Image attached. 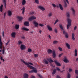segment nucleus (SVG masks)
Segmentation results:
<instances>
[{"instance_id": "f257e3e1", "label": "nucleus", "mask_w": 78, "mask_h": 78, "mask_svg": "<svg viewBox=\"0 0 78 78\" xmlns=\"http://www.w3.org/2000/svg\"><path fill=\"white\" fill-rule=\"evenodd\" d=\"M48 54H50L52 53V56L54 58H56V53H55V51L51 50V49H48Z\"/></svg>"}, {"instance_id": "f03ea898", "label": "nucleus", "mask_w": 78, "mask_h": 78, "mask_svg": "<svg viewBox=\"0 0 78 78\" xmlns=\"http://www.w3.org/2000/svg\"><path fill=\"white\" fill-rule=\"evenodd\" d=\"M33 23L34 24V27H38V25L40 26L41 27H44V25L42 24H39V23H38L35 20L33 21Z\"/></svg>"}, {"instance_id": "7ed1b4c3", "label": "nucleus", "mask_w": 78, "mask_h": 78, "mask_svg": "<svg viewBox=\"0 0 78 78\" xmlns=\"http://www.w3.org/2000/svg\"><path fill=\"white\" fill-rule=\"evenodd\" d=\"M67 21L68 24L67 25V29L69 30L70 27L71 26V22H72V20L70 18H67Z\"/></svg>"}, {"instance_id": "20e7f679", "label": "nucleus", "mask_w": 78, "mask_h": 78, "mask_svg": "<svg viewBox=\"0 0 78 78\" xmlns=\"http://www.w3.org/2000/svg\"><path fill=\"white\" fill-rule=\"evenodd\" d=\"M27 64L28 65H27V67H28V68H30V69H34V67H33V66H33V64L31 63V62H28V63H27ZM30 64V65H29Z\"/></svg>"}, {"instance_id": "39448f33", "label": "nucleus", "mask_w": 78, "mask_h": 78, "mask_svg": "<svg viewBox=\"0 0 78 78\" xmlns=\"http://www.w3.org/2000/svg\"><path fill=\"white\" fill-rule=\"evenodd\" d=\"M63 34L65 35L66 38H69V34H68V33L64 30V29L63 31Z\"/></svg>"}, {"instance_id": "423d86ee", "label": "nucleus", "mask_w": 78, "mask_h": 78, "mask_svg": "<svg viewBox=\"0 0 78 78\" xmlns=\"http://www.w3.org/2000/svg\"><path fill=\"white\" fill-rule=\"evenodd\" d=\"M63 61L65 62V63H68V62H69V61L67 59V57L66 56L64 57Z\"/></svg>"}, {"instance_id": "0eeeda50", "label": "nucleus", "mask_w": 78, "mask_h": 78, "mask_svg": "<svg viewBox=\"0 0 78 78\" xmlns=\"http://www.w3.org/2000/svg\"><path fill=\"white\" fill-rule=\"evenodd\" d=\"M36 19V17L34 16H32L29 18V21H32L33 20H34Z\"/></svg>"}, {"instance_id": "6e6552de", "label": "nucleus", "mask_w": 78, "mask_h": 78, "mask_svg": "<svg viewBox=\"0 0 78 78\" xmlns=\"http://www.w3.org/2000/svg\"><path fill=\"white\" fill-rule=\"evenodd\" d=\"M20 48L21 49L23 50H25V48H26V46L22 44L20 46Z\"/></svg>"}, {"instance_id": "1a4fd4ad", "label": "nucleus", "mask_w": 78, "mask_h": 78, "mask_svg": "<svg viewBox=\"0 0 78 78\" xmlns=\"http://www.w3.org/2000/svg\"><path fill=\"white\" fill-rule=\"evenodd\" d=\"M24 25L26 27H29L30 24H29V22L28 21H25L24 23Z\"/></svg>"}, {"instance_id": "9d476101", "label": "nucleus", "mask_w": 78, "mask_h": 78, "mask_svg": "<svg viewBox=\"0 0 78 78\" xmlns=\"http://www.w3.org/2000/svg\"><path fill=\"white\" fill-rule=\"evenodd\" d=\"M17 18L18 21H19L20 22L22 21L23 20V17L22 16H18Z\"/></svg>"}, {"instance_id": "9b49d317", "label": "nucleus", "mask_w": 78, "mask_h": 78, "mask_svg": "<svg viewBox=\"0 0 78 78\" xmlns=\"http://www.w3.org/2000/svg\"><path fill=\"white\" fill-rule=\"evenodd\" d=\"M47 59L48 62H50V63H51V62H54L51 58H47Z\"/></svg>"}, {"instance_id": "f8f14e48", "label": "nucleus", "mask_w": 78, "mask_h": 78, "mask_svg": "<svg viewBox=\"0 0 78 78\" xmlns=\"http://www.w3.org/2000/svg\"><path fill=\"white\" fill-rule=\"evenodd\" d=\"M71 10L73 14V15L74 16H75V10L73 8H71Z\"/></svg>"}, {"instance_id": "ddd939ff", "label": "nucleus", "mask_w": 78, "mask_h": 78, "mask_svg": "<svg viewBox=\"0 0 78 78\" xmlns=\"http://www.w3.org/2000/svg\"><path fill=\"white\" fill-rule=\"evenodd\" d=\"M16 34L15 32H13L12 33L11 35L12 37H16Z\"/></svg>"}, {"instance_id": "4468645a", "label": "nucleus", "mask_w": 78, "mask_h": 78, "mask_svg": "<svg viewBox=\"0 0 78 78\" xmlns=\"http://www.w3.org/2000/svg\"><path fill=\"white\" fill-rule=\"evenodd\" d=\"M38 8L39 9H40L41 10V11H45V8H44L43 7L40 5L38 6Z\"/></svg>"}, {"instance_id": "2eb2a0df", "label": "nucleus", "mask_w": 78, "mask_h": 78, "mask_svg": "<svg viewBox=\"0 0 78 78\" xmlns=\"http://www.w3.org/2000/svg\"><path fill=\"white\" fill-rule=\"evenodd\" d=\"M75 33H73L72 34V38L73 41H75Z\"/></svg>"}, {"instance_id": "dca6fc26", "label": "nucleus", "mask_w": 78, "mask_h": 78, "mask_svg": "<svg viewBox=\"0 0 78 78\" xmlns=\"http://www.w3.org/2000/svg\"><path fill=\"white\" fill-rule=\"evenodd\" d=\"M66 45L67 48H68V49H69V50H70V49H71V48H70V45L69 44L67 43H66Z\"/></svg>"}, {"instance_id": "f3484780", "label": "nucleus", "mask_w": 78, "mask_h": 78, "mask_svg": "<svg viewBox=\"0 0 78 78\" xmlns=\"http://www.w3.org/2000/svg\"><path fill=\"white\" fill-rule=\"evenodd\" d=\"M24 78H28V74L26 73H24Z\"/></svg>"}, {"instance_id": "a211bd4d", "label": "nucleus", "mask_w": 78, "mask_h": 78, "mask_svg": "<svg viewBox=\"0 0 78 78\" xmlns=\"http://www.w3.org/2000/svg\"><path fill=\"white\" fill-rule=\"evenodd\" d=\"M54 62L56 64V65H57V66H61V64H60V63L56 61L55 60Z\"/></svg>"}, {"instance_id": "6ab92c4d", "label": "nucleus", "mask_w": 78, "mask_h": 78, "mask_svg": "<svg viewBox=\"0 0 78 78\" xmlns=\"http://www.w3.org/2000/svg\"><path fill=\"white\" fill-rule=\"evenodd\" d=\"M66 15V16L68 18L67 19H69V18H70V12H67Z\"/></svg>"}, {"instance_id": "aec40b11", "label": "nucleus", "mask_w": 78, "mask_h": 78, "mask_svg": "<svg viewBox=\"0 0 78 78\" xmlns=\"http://www.w3.org/2000/svg\"><path fill=\"white\" fill-rule=\"evenodd\" d=\"M77 55H78V53H77V50L76 49H75L74 51V56L76 57L77 56Z\"/></svg>"}, {"instance_id": "412c9836", "label": "nucleus", "mask_w": 78, "mask_h": 78, "mask_svg": "<svg viewBox=\"0 0 78 78\" xmlns=\"http://www.w3.org/2000/svg\"><path fill=\"white\" fill-rule=\"evenodd\" d=\"M47 27L49 31H52V28L50 26L47 25Z\"/></svg>"}, {"instance_id": "4be33fe9", "label": "nucleus", "mask_w": 78, "mask_h": 78, "mask_svg": "<svg viewBox=\"0 0 78 78\" xmlns=\"http://www.w3.org/2000/svg\"><path fill=\"white\" fill-rule=\"evenodd\" d=\"M8 14L9 16H11L12 15V12L10 10H9L8 11Z\"/></svg>"}, {"instance_id": "5701e85b", "label": "nucleus", "mask_w": 78, "mask_h": 78, "mask_svg": "<svg viewBox=\"0 0 78 78\" xmlns=\"http://www.w3.org/2000/svg\"><path fill=\"white\" fill-rule=\"evenodd\" d=\"M22 30H24V31H29V29L28 28H27L25 27H23L22 28Z\"/></svg>"}, {"instance_id": "b1692460", "label": "nucleus", "mask_w": 78, "mask_h": 78, "mask_svg": "<svg viewBox=\"0 0 78 78\" xmlns=\"http://www.w3.org/2000/svg\"><path fill=\"white\" fill-rule=\"evenodd\" d=\"M3 5H2L0 6V11L1 12H3Z\"/></svg>"}, {"instance_id": "393cba45", "label": "nucleus", "mask_w": 78, "mask_h": 78, "mask_svg": "<svg viewBox=\"0 0 78 78\" xmlns=\"http://www.w3.org/2000/svg\"><path fill=\"white\" fill-rule=\"evenodd\" d=\"M5 50H6V49L5 48V47H3V48L2 49V54L4 55L5 53L6 54V52H5Z\"/></svg>"}, {"instance_id": "a878e982", "label": "nucleus", "mask_w": 78, "mask_h": 78, "mask_svg": "<svg viewBox=\"0 0 78 78\" xmlns=\"http://www.w3.org/2000/svg\"><path fill=\"white\" fill-rule=\"evenodd\" d=\"M37 70H32L29 71V73H37Z\"/></svg>"}, {"instance_id": "bb28decb", "label": "nucleus", "mask_w": 78, "mask_h": 78, "mask_svg": "<svg viewBox=\"0 0 78 78\" xmlns=\"http://www.w3.org/2000/svg\"><path fill=\"white\" fill-rule=\"evenodd\" d=\"M59 6L61 9V10H62V11H63V10L64 9V8H63V7L62 6V5L61 4H59Z\"/></svg>"}, {"instance_id": "cd10ccee", "label": "nucleus", "mask_w": 78, "mask_h": 78, "mask_svg": "<svg viewBox=\"0 0 78 78\" xmlns=\"http://www.w3.org/2000/svg\"><path fill=\"white\" fill-rule=\"evenodd\" d=\"M25 7H23V8L22 9H21V11H22V14L23 15L24 14V13H25Z\"/></svg>"}, {"instance_id": "c85d7f7f", "label": "nucleus", "mask_w": 78, "mask_h": 78, "mask_svg": "<svg viewBox=\"0 0 78 78\" xmlns=\"http://www.w3.org/2000/svg\"><path fill=\"white\" fill-rule=\"evenodd\" d=\"M20 61H21V62H23V63H24V64H25V65H28V64L27 63V62H25L24 61L23 59H21Z\"/></svg>"}, {"instance_id": "c756f323", "label": "nucleus", "mask_w": 78, "mask_h": 78, "mask_svg": "<svg viewBox=\"0 0 78 78\" xmlns=\"http://www.w3.org/2000/svg\"><path fill=\"white\" fill-rule=\"evenodd\" d=\"M3 47H5L3 46V43H0V49H1V50H2V48H3Z\"/></svg>"}, {"instance_id": "7c9ffc66", "label": "nucleus", "mask_w": 78, "mask_h": 78, "mask_svg": "<svg viewBox=\"0 0 78 78\" xmlns=\"http://www.w3.org/2000/svg\"><path fill=\"white\" fill-rule=\"evenodd\" d=\"M26 4V0H23L22 2V5L23 6H24Z\"/></svg>"}, {"instance_id": "2f4dec72", "label": "nucleus", "mask_w": 78, "mask_h": 78, "mask_svg": "<svg viewBox=\"0 0 78 78\" xmlns=\"http://www.w3.org/2000/svg\"><path fill=\"white\" fill-rule=\"evenodd\" d=\"M43 61L45 64H48V60L46 59H45L43 60Z\"/></svg>"}, {"instance_id": "473e14b6", "label": "nucleus", "mask_w": 78, "mask_h": 78, "mask_svg": "<svg viewBox=\"0 0 78 78\" xmlns=\"http://www.w3.org/2000/svg\"><path fill=\"white\" fill-rule=\"evenodd\" d=\"M67 78H70V77H71V74L68 73H67Z\"/></svg>"}, {"instance_id": "72a5a7b5", "label": "nucleus", "mask_w": 78, "mask_h": 78, "mask_svg": "<svg viewBox=\"0 0 78 78\" xmlns=\"http://www.w3.org/2000/svg\"><path fill=\"white\" fill-rule=\"evenodd\" d=\"M48 17H51L52 16V12H49L48 14Z\"/></svg>"}, {"instance_id": "f704fd0d", "label": "nucleus", "mask_w": 78, "mask_h": 78, "mask_svg": "<svg viewBox=\"0 0 78 78\" xmlns=\"http://www.w3.org/2000/svg\"><path fill=\"white\" fill-rule=\"evenodd\" d=\"M56 69H54L53 70V72H52V75H55L56 73Z\"/></svg>"}, {"instance_id": "c9c22d12", "label": "nucleus", "mask_w": 78, "mask_h": 78, "mask_svg": "<svg viewBox=\"0 0 78 78\" xmlns=\"http://www.w3.org/2000/svg\"><path fill=\"white\" fill-rule=\"evenodd\" d=\"M15 28L16 30H18V29H19V25L17 24H16L15 25Z\"/></svg>"}, {"instance_id": "e433bc0d", "label": "nucleus", "mask_w": 78, "mask_h": 78, "mask_svg": "<svg viewBox=\"0 0 78 78\" xmlns=\"http://www.w3.org/2000/svg\"><path fill=\"white\" fill-rule=\"evenodd\" d=\"M59 27L62 30H63V27L62 26V24H59Z\"/></svg>"}, {"instance_id": "4c0bfd02", "label": "nucleus", "mask_w": 78, "mask_h": 78, "mask_svg": "<svg viewBox=\"0 0 78 78\" xmlns=\"http://www.w3.org/2000/svg\"><path fill=\"white\" fill-rule=\"evenodd\" d=\"M27 51L29 52V53H31L32 52V49L30 48H28V49Z\"/></svg>"}, {"instance_id": "58836bf2", "label": "nucleus", "mask_w": 78, "mask_h": 78, "mask_svg": "<svg viewBox=\"0 0 78 78\" xmlns=\"http://www.w3.org/2000/svg\"><path fill=\"white\" fill-rule=\"evenodd\" d=\"M35 2L37 4H39V0H35Z\"/></svg>"}, {"instance_id": "ea45409f", "label": "nucleus", "mask_w": 78, "mask_h": 78, "mask_svg": "<svg viewBox=\"0 0 78 78\" xmlns=\"http://www.w3.org/2000/svg\"><path fill=\"white\" fill-rule=\"evenodd\" d=\"M37 75L39 76L40 78H42V75L39 74H37Z\"/></svg>"}, {"instance_id": "a19ab883", "label": "nucleus", "mask_w": 78, "mask_h": 78, "mask_svg": "<svg viewBox=\"0 0 78 78\" xmlns=\"http://www.w3.org/2000/svg\"><path fill=\"white\" fill-rule=\"evenodd\" d=\"M18 44L19 45H20V44H22V42L21 41H18Z\"/></svg>"}, {"instance_id": "79ce46f5", "label": "nucleus", "mask_w": 78, "mask_h": 78, "mask_svg": "<svg viewBox=\"0 0 78 78\" xmlns=\"http://www.w3.org/2000/svg\"><path fill=\"white\" fill-rule=\"evenodd\" d=\"M58 48L60 51H62V48H61L60 47H58Z\"/></svg>"}, {"instance_id": "37998d69", "label": "nucleus", "mask_w": 78, "mask_h": 78, "mask_svg": "<svg viewBox=\"0 0 78 78\" xmlns=\"http://www.w3.org/2000/svg\"><path fill=\"white\" fill-rule=\"evenodd\" d=\"M6 0H5V1L3 0V3H4V6H6Z\"/></svg>"}, {"instance_id": "c03bdc74", "label": "nucleus", "mask_w": 78, "mask_h": 78, "mask_svg": "<svg viewBox=\"0 0 78 78\" xmlns=\"http://www.w3.org/2000/svg\"><path fill=\"white\" fill-rule=\"evenodd\" d=\"M75 73L76 74V75H78V70H75Z\"/></svg>"}, {"instance_id": "a18cd8bd", "label": "nucleus", "mask_w": 78, "mask_h": 78, "mask_svg": "<svg viewBox=\"0 0 78 78\" xmlns=\"http://www.w3.org/2000/svg\"><path fill=\"white\" fill-rule=\"evenodd\" d=\"M57 43H58V41H53L54 44H57Z\"/></svg>"}, {"instance_id": "49530a36", "label": "nucleus", "mask_w": 78, "mask_h": 78, "mask_svg": "<svg viewBox=\"0 0 78 78\" xmlns=\"http://www.w3.org/2000/svg\"><path fill=\"white\" fill-rule=\"evenodd\" d=\"M59 22V20H57L55 21V23H54V25H55L56 23H57V22Z\"/></svg>"}, {"instance_id": "de8ad7c7", "label": "nucleus", "mask_w": 78, "mask_h": 78, "mask_svg": "<svg viewBox=\"0 0 78 78\" xmlns=\"http://www.w3.org/2000/svg\"><path fill=\"white\" fill-rule=\"evenodd\" d=\"M54 31L55 33H58V30L56 29H55L54 30Z\"/></svg>"}, {"instance_id": "09e8293b", "label": "nucleus", "mask_w": 78, "mask_h": 78, "mask_svg": "<svg viewBox=\"0 0 78 78\" xmlns=\"http://www.w3.org/2000/svg\"><path fill=\"white\" fill-rule=\"evenodd\" d=\"M34 56L36 58H37V57H38L39 55H38V54H34Z\"/></svg>"}, {"instance_id": "8fccbe9b", "label": "nucleus", "mask_w": 78, "mask_h": 78, "mask_svg": "<svg viewBox=\"0 0 78 78\" xmlns=\"http://www.w3.org/2000/svg\"><path fill=\"white\" fill-rule=\"evenodd\" d=\"M52 5L53 6V7H54V8H56V5L54 4H52Z\"/></svg>"}, {"instance_id": "3c124183", "label": "nucleus", "mask_w": 78, "mask_h": 78, "mask_svg": "<svg viewBox=\"0 0 78 78\" xmlns=\"http://www.w3.org/2000/svg\"><path fill=\"white\" fill-rule=\"evenodd\" d=\"M63 55V53H61L59 54L58 55V57L59 58H60V57H61V56Z\"/></svg>"}, {"instance_id": "603ef678", "label": "nucleus", "mask_w": 78, "mask_h": 78, "mask_svg": "<svg viewBox=\"0 0 78 78\" xmlns=\"http://www.w3.org/2000/svg\"><path fill=\"white\" fill-rule=\"evenodd\" d=\"M67 3L66 2H65V4H64V7H65V8H66L67 7Z\"/></svg>"}, {"instance_id": "864d4df0", "label": "nucleus", "mask_w": 78, "mask_h": 78, "mask_svg": "<svg viewBox=\"0 0 78 78\" xmlns=\"http://www.w3.org/2000/svg\"><path fill=\"white\" fill-rule=\"evenodd\" d=\"M6 12H5L4 13V17H5L6 16Z\"/></svg>"}, {"instance_id": "5fc2aeb1", "label": "nucleus", "mask_w": 78, "mask_h": 78, "mask_svg": "<svg viewBox=\"0 0 78 78\" xmlns=\"http://www.w3.org/2000/svg\"><path fill=\"white\" fill-rule=\"evenodd\" d=\"M77 28V27L75 26L74 28V30H76V29Z\"/></svg>"}, {"instance_id": "6e6d98bb", "label": "nucleus", "mask_w": 78, "mask_h": 78, "mask_svg": "<svg viewBox=\"0 0 78 78\" xmlns=\"http://www.w3.org/2000/svg\"><path fill=\"white\" fill-rule=\"evenodd\" d=\"M72 72V69H69V72Z\"/></svg>"}, {"instance_id": "4d7b16f0", "label": "nucleus", "mask_w": 78, "mask_h": 78, "mask_svg": "<svg viewBox=\"0 0 78 78\" xmlns=\"http://www.w3.org/2000/svg\"><path fill=\"white\" fill-rule=\"evenodd\" d=\"M21 37L22 39H25V36H22Z\"/></svg>"}, {"instance_id": "13d9d810", "label": "nucleus", "mask_w": 78, "mask_h": 78, "mask_svg": "<svg viewBox=\"0 0 78 78\" xmlns=\"http://www.w3.org/2000/svg\"><path fill=\"white\" fill-rule=\"evenodd\" d=\"M66 1L68 4H69V2L68 0H66Z\"/></svg>"}, {"instance_id": "bf43d9fd", "label": "nucleus", "mask_w": 78, "mask_h": 78, "mask_svg": "<svg viewBox=\"0 0 78 78\" xmlns=\"http://www.w3.org/2000/svg\"><path fill=\"white\" fill-rule=\"evenodd\" d=\"M48 37L49 38V39H51V36L50 35H49Z\"/></svg>"}, {"instance_id": "052dcab7", "label": "nucleus", "mask_w": 78, "mask_h": 78, "mask_svg": "<svg viewBox=\"0 0 78 78\" xmlns=\"http://www.w3.org/2000/svg\"><path fill=\"white\" fill-rule=\"evenodd\" d=\"M0 59H1V61H3V57H1V58H0Z\"/></svg>"}, {"instance_id": "680f3d73", "label": "nucleus", "mask_w": 78, "mask_h": 78, "mask_svg": "<svg viewBox=\"0 0 78 78\" xmlns=\"http://www.w3.org/2000/svg\"><path fill=\"white\" fill-rule=\"evenodd\" d=\"M4 31H3V32H2V36L3 37H4Z\"/></svg>"}, {"instance_id": "e2e57ef3", "label": "nucleus", "mask_w": 78, "mask_h": 78, "mask_svg": "<svg viewBox=\"0 0 78 78\" xmlns=\"http://www.w3.org/2000/svg\"><path fill=\"white\" fill-rule=\"evenodd\" d=\"M4 78H9L7 76H5L4 77Z\"/></svg>"}, {"instance_id": "0e129e2a", "label": "nucleus", "mask_w": 78, "mask_h": 78, "mask_svg": "<svg viewBox=\"0 0 78 78\" xmlns=\"http://www.w3.org/2000/svg\"><path fill=\"white\" fill-rule=\"evenodd\" d=\"M41 33H42V30H40V31H39V33H40V34H41Z\"/></svg>"}, {"instance_id": "69168bd1", "label": "nucleus", "mask_w": 78, "mask_h": 78, "mask_svg": "<svg viewBox=\"0 0 78 78\" xmlns=\"http://www.w3.org/2000/svg\"><path fill=\"white\" fill-rule=\"evenodd\" d=\"M34 14V12H30V14Z\"/></svg>"}, {"instance_id": "338daca9", "label": "nucleus", "mask_w": 78, "mask_h": 78, "mask_svg": "<svg viewBox=\"0 0 78 78\" xmlns=\"http://www.w3.org/2000/svg\"><path fill=\"white\" fill-rule=\"evenodd\" d=\"M31 78H35V77H34V76H32L31 77Z\"/></svg>"}, {"instance_id": "774afa93", "label": "nucleus", "mask_w": 78, "mask_h": 78, "mask_svg": "<svg viewBox=\"0 0 78 78\" xmlns=\"http://www.w3.org/2000/svg\"><path fill=\"white\" fill-rule=\"evenodd\" d=\"M78 61V58H77L76 60V61Z\"/></svg>"}]
</instances>
